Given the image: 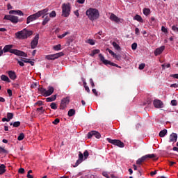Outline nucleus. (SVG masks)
I'll list each match as a JSON object with an SVG mask.
<instances>
[{
	"instance_id": "obj_49",
	"label": "nucleus",
	"mask_w": 178,
	"mask_h": 178,
	"mask_svg": "<svg viewBox=\"0 0 178 178\" xmlns=\"http://www.w3.org/2000/svg\"><path fill=\"white\" fill-rule=\"evenodd\" d=\"M172 30L173 31H175V33H178V27H177L176 26H172Z\"/></svg>"
},
{
	"instance_id": "obj_50",
	"label": "nucleus",
	"mask_w": 178,
	"mask_h": 178,
	"mask_svg": "<svg viewBox=\"0 0 178 178\" xmlns=\"http://www.w3.org/2000/svg\"><path fill=\"white\" fill-rule=\"evenodd\" d=\"M162 67H163V69H165V67L168 69V68L170 67V64H163Z\"/></svg>"
},
{
	"instance_id": "obj_29",
	"label": "nucleus",
	"mask_w": 178,
	"mask_h": 178,
	"mask_svg": "<svg viewBox=\"0 0 178 178\" xmlns=\"http://www.w3.org/2000/svg\"><path fill=\"white\" fill-rule=\"evenodd\" d=\"M143 14L145 15V16H148L151 14V10L149 8H144Z\"/></svg>"
},
{
	"instance_id": "obj_11",
	"label": "nucleus",
	"mask_w": 178,
	"mask_h": 178,
	"mask_svg": "<svg viewBox=\"0 0 178 178\" xmlns=\"http://www.w3.org/2000/svg\"><path fill=\"white\" fill-rule=\"evenodd\" d=\"M38 40H40V35L36 34L31 42V47L32 49H35V48H37V45H38Z\"/></svg>"
},
{
	"instance_id": "obj_52",
	"label": "nucleus",
	"mask_w": 178,
	"mask_h": 178,
	"mask_svg": "<svg viewBox=\"0 0 178 178\" xmlns=\"http://www.w3.org/2000/svg\"><path fill=\"white\" fill-rule=\"evenodd\" d=\"M171 105L172 106H176V105H177V102L176 100H172L171 101Z\"/></svg>"
},
{
	"instance_id": "obj_40",
	"label": "nucleus",
	"mask_w": 178,
	"mask_h": 178,
	"mask_svg": "<svg viewBox=\"0 0 178 178\" xmlns=\"http://www.w3.org/2000/svg\"><path fill=\"white\" fill-rule=\"evenodd\" d=\"M49 15V17H56V12H55V10L51 11Z\"/></svg>"
},
{
	"instance_id": "obj_19",
	"label": "nucleus",
	"mask_w": 178,
	"mask_h": 178,
	"mask_svg": "<svg viewBox=\"0 0 178 178\" xmlns=\"http://www.w3.org/2000/svg\"><path fill=\"white\" fill-rule=\"evenodd\" d=\"M83 153L79 152V159L76 161L74 168H76V166H79V165H80V163L83 162Z\"/></svg>"
},
{
	"instance_id": "obj_48",
	"label": "nucleus",
	"mask_w": 178,
	"mask_h": 178,
	"mask_svg": "<svg viewBox=\"0 0 178 178\" xmlns=\"http://www.w3.org/2000/svg\"><path fill=\"white\" fill-rule=\"evenodd\" d=\"M88 155H89L88 151L86 150L83 153V156H84L85 159H87V158H88Z\"/></svg>"
},
{
	"instance_id": "obj_35",
	"label": "nucleus",
	"mask_w": 178,
	"mask_h": 178,
	"mask_svg": "<svg viewBox=\"0 0 178 178\" xmlns=\"http://www.w3.org/2000/svg\"><path fill=\"white\" fill-rule=\"evenodd\" d=\"M37 111L39 112V115H42L45 112V110L43 107L38 108Z\"/></svg>"
},
{
	"instance_id": "obj_2",
	"label": "nucleus",
	"mask_w": 178,
	"mask_h": 178,
	"mask_svg": "<svg viewBox=\"0 0 178 178\" xmlns=\"http://www.w3.org/2000/svg\"><path fill=\"white\" fill-rule=\"evenodd\" d=\"M86 15L91 22L99 18V11L96 8H90L86 10Z\"/></svg>"
},
{
	"instance_id": "obj_44",
	"label": "nucleus",
	"mask_w": 178,
	"mask_h": 178,
	"mask_svg": "<svg viewBox=\"0 0 178 178\" xmlns=\"http://www.w3.org/2000/svg\"><path fill=\"white\" fill-rule=\"evenodd\" d=\"M9 15H17V10H11L9 11Z\"/></svg>"
},
{
	"instance_id": "obj_56",
	"label": "nucleus",
	"mask_w": 178,
	"mask_h": 178,
	"mask_svg": "<svg viewBox=\"0 0 178 178\" xmlns=\"http://www.w3.org/2000/svg\"><path fill=\"white\" fill-rule=\"evenodd\" d=\"M37 86H38L37 83H33L31 85V88H36Z\"/></svg>"
},
{
	"instance_id": "obj_54",
	"label": "nucleus",
	"mask_w": 178,
	"mask_h": 178,
	"mask_svg": "<svg viewBox=\"0 0 178 178\" xmlns=\"http://www.w3.org/2000/svg\"><path fill=\"white\" fill-rule=\"evenodd\" d=\"M107 51H108V53H109L111 55H112L113 57L115 56V52H113V51H112V50H111V49H108Z\"/></svg>"
},
{
	"instance_id": "obj_1",
	"label": "nucleus",
	"mask_w": 178,
	"mask_h": 178,
	"mask_svg": "<svg viewBox=\"0 0 178 178\" xmlns=\"http://www.w3.org/2000/svg\"><path fill=\"white\" fill-rule=\"evenodd\" d=\"M12 48H13V45L12 44L6 45L3 49V52H10V54H14V55H17V56L27 58V54L24 51L17 49H12Z\"/></svg>"
},
{
	"instance_id": "obj_30",
	"label": "nucleus",
	"mask_w": 178,
	"mask_h": 178,
	"mask_svg": "<svg viewBox=\"0 0 178 178\" xmlns=\"http://www.w3.org/2000/svg\"><path fill=\"white\" fill-rule=\"evenodd\" d=\"M112 45L113 47V48H115V49H116L117 51H120V46H119V44L118 43H116L115 42H113L112 43Z\"/></svg>"
},
{
	"instance_id": "obj_61",
	"label": "nucleus",
	"mask_w": 178,
	"mask_h": 178,
	"mask_svg": "<svg viewBox=\"0 0 178 178\" xmlns=\"http://www.w3.org/2000/svg\"><path fill=\"white\" fill-rule=\"evenodd\" d=\"M7 92H8L9 97H12V90L8 89Z\"/></svg>"
},
{
	"instance_id": "obj_16",
	"label": "nucleus",
	"mask_w": 178,
	"mask_h": 178,
	"mask_svg": "<svg viewBox=\"0 0 178 178\" xmlns=\"http://www.w3.org/2000/svg\"><path fill=\"white\" fill-rule=\"evenodd\" d=\"M153 105L154 107L157 108L158 109L161 108H163V102L159 99H155L153 102Z\"/></svg>"
},
{
	"instance_id": "obj_3",
	"label": "nucleus",
	"mask_w": 178,
	"mask_h": 178,
	"mask_svg": "<svg viewBox=\"0 0 178 178\" xmlns=\"http://www.w3.org/2000/svg\"><path fill=\"white\" fill-rule=\"evenodd\" d=\"M31 35H33V31L23 29L22 31H18L15 33V37L18 40H26Z\"/></svg>"
},
{
	"instance_id": "obj_36",
	"label": "nucleus",
	"mask_w": 178,
	"mask_h": 178,
	"mask_svg": "<svg viewBox=\"0 0 178 178\" xmlns=\"http://www.w3.org/2000/svg\"><path fill=\"white\" fill-rule=\"evenodd\" d=\"M74 113H76V111H74V109H70L68 111V116L72 117L73 115H74Z\"/></svg>"
},
{
	"instance_id": "obj_12",
	"label": "nucleus",
	"mask_w": 178,
	"mask_h": 178,
	"mask_svg": "<svg viewBox=\"0 0 178 178\" xmlns=\"http://www.w3.org/2000/svg\"><path fill=\"white\" fill-rule=\"evenodd\" d=\"M49 11V8H46L43 10H39L36 13V15L38 16V17H41V16H42V17H45V16H47L48 15V12Z\"/></svg>"
},
{
	"instance_id": "obj_13",
	"label": "nucleus",
	"mask_w": 178,
	"mask_h": 178,
	"mask_svg": "<svg viewBox=\"0 0 178 178\" xmlns=\"http://www.w3.org/2000/svg\"><path fill=\"white\" fill-rule=\"evenodd\" d=\"M69 102H70V101L69 100L68 97H65V98L61 100V103L60 105V109H65V108H66L67 106V105L69 104Z\"/></svg>"
},
{
	"instance_id": "obj_59",
	"label": "nucleus",
	"mask_w": 178,
	"mask_h": 178,
	"mask_svg": "<svg viewBox=\"0 0 178 178\" xmlns=\"http://www.w3.org/2000/svg\"><path fill=\"white\" fill-rule=\"evenodd\" d=\"M7 8H8V10H10V9H13V6H12V5H10V3H8Z\"/></svg>"
},
{
	"instance_id": "obj_47",
	"label": "nucleus",
	"mask_w": 178,
	"mask_h": 178,
	"mask_svg": "<svg viewBox=\"0 0 178 178\" xmlns=\"http://www.w3.org/2000/svg\"><path fill=\"white\" fill-rule=\"evenodd\" d=\"M102 175L104 176V177L111 178V175L109 176L107 172H103Z\"/></svg>"
},
{
	"instance_id": "obj_17",
	"label": "nucleus",
	"mask_w": 178,
	"mask_h": 178,
	"mask_svg": "<svg viewBox=\"0 0 178 178\" xmlns=\"http://www.w3.org/2000/svg\"><path fill=\"white\" fill-rule=\"evenodd\" d=\"M164 51H165V46H161L160 47H158L154 51L155 56H158L159 55H161V54H162V52H163Z\"/></svg>"
},
{
	"instance_id": "obj_58",
	"label": "nucleus",
	"mask_w": 178,
	"mask_h": 178,
	"mask_svg": "<svg viewBox=\"0 0 178 178\" xmlns=\"http://www.w3.org/2000/svg\"><path fill=\"white\" fill-rule=\"evenodd\" d=\"M170 87H171V88H177L178 84H177V83L171 84V85H170Z\"/></svg>"
},
{
	"instance_id": "obj_57",
	"label": "nucleus",
	"mask_w": 178,
	"mask_h": 178,
	"mask_svg": "<svg viewBox=\"0 0 178 178\" xmlns=\"http://www.w3.org/2000/svg\"><path fill=\"white\" fill-rule=\"evenodd\" d=\"M17 63L19 65V66H24V61H20V60H17Z\"/></svg>"
},
{
	"instance_id": "obj_34",
	"label": "nucleus",
	"mask_w": 178,
	"mask_h": 178,
	"mask_svg": "<svg viewBox=\"0 0 178 178\" xmlns=\"http://www.w3.org/2000/svg\"><path fill=\"white\" fill-rule=\"evenodd\" d=\"M61 47H62V46L60 45V44H57V45L54 46V47H53V49H54V51H60Z\"/></svg>"
},
{
	"instance_id": "obj_26",
	"label": "nucleus",
	"mask_w": 178,
	"mask_h": 178,
	"mask_svg": "<svg viewBox=\"0 0 178 178\" xmlns=\"http://www.w3.org/2000/svg\"><path fill=\"white\" fill-rule=\"evenodd\" d=\"M134 20H136L137 22H139L140 23H143V22H144L143 20V17H141V16L136 15L134 17Z\"/></svg>"
},
{
	"instance_id": "obj_41",
	"label": "nucleus",
	"mask_w": 178,
	"mask_h": 178,
	"mask_svg": "<svg viewBox=\"0 0 178 178\" xmlns=\"http://www.w3.org/2000/svg\"><path fill=\"white\" fill-rule=\"evenodd\" d=\"M24 138V134H23V133L19 134V135L17 138V140L19 141H22V140H23Z\"/></svg>"
},
{
	"instance_id": "obj_28",
	"label": "nucleus",
	"mask_w": 178,
	"mask_h": 178,
	"mask_svg": "<svg viewBox=\"0 0 178 178\" xmlns=\"http://www.w3.org/2000/svg\"><path fill=\"white\" fill-rule=\"evenodd\" d=\"M144 161H145V156H143L141 158H140L137 160L136 164L141 165V163H143V162H144Z\"/></svg>"
},
{
	"instance_id": "obj_4",
	"label": "nucleus",
	"mask_w": 178,
	"mask_h": 178,
	"mask_svg": "<svg viewBox=\"0 0 178 178\" xmlns=\"http://www.w3.org/2000/svg\"><path fill=\"white\" fill-rule=\"evenodd\" d=\"M61 8H62V16H63L64 17H69L70 15V10H71L70 3H63Z\"/></svg>"
},
{
	"instance_id": "obj_42",
	"label": "nucleus",
	"mask_w": 178,
	"mask_h": 178,
	"mask_svg": "<svg viewBox=\"0 0 178 178\" xmlns=\"http://www.w3.org/2000/svg\"><path fill=\"white\" fill-rule=\"evenodd\" d=\"M7 118H8V120H10L11 119H13V113H8Z\"/></svg>"
},
{
	"instance_id": "obj_5",
	"label": "nucleus",
	"mask_w": 178,
	"mask_h": 178,
	"mask_svg": "<svg viewBox=\"0 0 178 178\" xmlns=\"http://www.w3.org/2000/svg\"><path fill=\"white\" fill-rule=\"evenodd\" d=\"M38 90L41 92L43 97H49V95H52V94H54V87L49 86L47 90L44 88H40Z\"/></svg>"
},
{
	"instance_id": "obj_45",
	"label": "nucleus",
	"mask_w": 178,
	"mask_h": 178,
	"mask_svg": "<svg viewBox=\"0 0 178 178\" xmlns=\"http://www.w3.org/2000/svg\"><path fill=\"white\" fill-rule=\"evenodd\" d=\"M131 49L134 50V51H136V49H137V43H133L131 44Z\"/></svg>"
},
{
	"instance_id": "obj_38",
	"label": "nucleus",
	"mask_w": 178,
	"mask_h": 178,
	"mask_svg": "<svg viewBox=\"0 0 178 178\" xmlns=\"http://www.w3.org/2000/svg\"><path fill=\"white\" fill-rule=\"evenodd\" d=\"M97 54H99V49H95L92 51V53L90 54V56H94L95 55H97Z\"/></svg>"
},
{
	"instance_id": "obj_51",
	"label": "nucleus",
	"mask_w": 178,
	"mask_h": 178,
	"mask_svg": "<svg viewBox=\"0 0 178 178\" xmlns=\"http://www.w3.org/2000/svg\"><path fill=\"white\" fill-rule=\"evenodd\" d=\"M144 67H145V64L142 63L139 65V70H143V69H144Z\"/></svg>"
},
{
	"instance_id": "obj_7",
	"label": "nucleus",
	"mask_w": 178,
	"mask_h": 178,
	"mask_svg": "<svg viewBox=\"0 0 178 178\" xmlns=\"http://www.w3.org/2000/svg\"><path fill=\"white\" fill-rule=\"evenodd\" d=\"M107 141L110 143V144H113V145H117V147H119L120 148H124V143L123 142L116 140V139H111L109 138H107Z\"/></svg>"
},
{
	"instance_id": "obj_43",
	"label": "nucleus",
	"mask_w": 178,
	"mask_h": 178,
	"mask_svg": "<svg viewBox=\"0 0 178 178\" xmlns=\"http://www.w3.org/2000/svg\"><path fill=\"white\" fill-rule=\"evenodd\" d=\"M161 31L163 33H165V34H168V33H169V31H168L167 28L165 26H162L161 27Z\"/></svg>"
},
{
	"instance_id": "obj_22",
	"label": "nucleus",
	"mask_w": 178,
	"mask_h": 178,
	"mask_svg": "<svg viewBox=\"0 0 178 178\" xmlns=\"http://www.w3.org/2000/svg\"><path fill=\"white\" fill-rule=\"evenodd\" d=\"M81 80L83 81V87H85L86 91H87V92H90V88L87 86V82H86V79L81 78Z\"/></svg>"
},
{
	"instance_id": "obj_31",
	"label": "nucleus",
	"mask_w": 178,
	"mask_h": 178,
	"mask_svg": "<svg viewBox=\"0 0 178 178\" xmlns=\"http://www.w3.org/2000/svg\"><path fill=\"white\" fill-rule=\"evenodd\" d=\"M165 134H168V130L163 129L160 131L159 136L160 137H164Z\"/></svg>"
},
{
	"instance_id": "obj_32",
	"label": "nucleus",
	"mask_w": 178,
	"mask_h": 178,
	"mask_svg": "<svg viewBox=\"0 0 178 178\" xmlns=\"http://www.w3.org/2000/svg\"><path fill=\"white\" fill-rule=\"evenodd\" d=\"M87 44H90V45H95V40L92 39H88L86 41Z\"/></svg>"
},
{
	"instance_id": "obj_39",
	"label": "nucleus",
	"mask_w": 178,
	"mask_h": 178,
	"mask_svg": "<svg viewBox=\"0 0 178 178\" xmlns=\"http://www.w3.org/2000/svg\"><path fill=\"white\" fill-rule=\"evenodd\" d=\"M13 126L14 127H19V126H20V122L17 121L15 122L14 123H10V126Z\"/></svg>"
},
{
	"instance_id": "obj_8",
	"label": "nucleus",
	"mask_w": 178,
	"mask_h": 178,
	"mask_svg": "<svg viewBox=\"0 0 178 178\" xmlns=\"http://www.w3.org/2000/svg\"><path fill=\"white\" fill-rule=\"evenodd\" d=\"M63 52L47 55L45 56V59H47L48 60H55V59H58V58H60V56H63Z\"/></svg>"
},
{
	"instance_id": "obj_62",
	"label": "nucleus",
	"mask_w": 178,
	"mask_h": 178,
	"mask_svg": "<svg viewBox=\"0 0 178 178\" xmlns=\"http://www.w3.org/2000/svg\"><path fill=\"white\" fill-rule=\"evenodd\" d=\"M19 173H21L22 175H23V173H24V168H19Z\"/></svg>"
},
{
	"instance_id": "obj_33",
	"label": "nucleus",
	"mask_w": 178,
	"mask_h": 178,
	"mask_svg": "<svg viewBox=\"0 0 178 178\" xmlns=\"http://www.w3.org/2000/svg\"><path fill=\"white\" fill-rule=\"evenodd\" d=\"M68 34H70V31H67L65 32V33L62 34V35H58V38H64V37H66V35H67Z\"/></svg>"
},
{
	"instance_id": "obj_64",
	"label": "nucleus",
	"mask_w": 178,
	"mask_h": 178,
	"mask_svg": "<svg viewBox=\"0 0 178 178\" xmlns=\"http://www.w3.org/2000/svg\"><path fill=\"white\" fill-rule=\"evenodd\" d=\"M171 77H173L174 79H178V74H172Z\"/></svg>"
},
{
	"instance_id": "obj_6",
	"label": "nucleus",
	"mask_w": 178,
	"mask_h": 178,
	"mask_svg": "<svg viewBox=\"0 0 178 178\" xmlns=\"http://www.w3.org/2000/svg\"><path fill=\"white\" fill-rule=\"evenodd\" d=\"M3 20H9V22H11V23H13V24H17V23L20 22L19 17L12 15H5Z\"/></svg>"
},
{
	"instance_id": "obj_15",
	"label": "nucleus",
	"mask_w": 178,
	"mask_h": 178,
	"mask_svg": "<svg viewBox=\"0 0 178 178\" xmlns=\"http://www.w3.org/2000/svg\"><path fill=\"white\" fill-rule=\"evenodd\" d=\"M37 19H38V15H37V13L29 15L26 18V24H29V23H31V22L37 20Z\"/></svg>"
},
{
	"instance_id": "obj_23",
	"label": "nucleus",
	"mask_w": 178,
	"mask_h": 178,
	"mask_svg": "<svg viewBox=\"0 0 178 178\" xmlns=\"http://www.w3.org/2000/svg\"><path fill=\"white\" fill-rule=\"evenodd\" d=\"M145 159H154V158H156V155L155 154H146L144 156Z\"/></svg>"
},
{
	"instance_id": "obj_20",
	"label": "nucleus",
	"mask_w": 178,
	"mask_h": 178,
	"mask_svg": "<svg viewBox=\"0 0 178 178\" xmlns=\"http://www.w3.org/2000/svg\"><path fill=\"white\" fill-rule=\"evenodd\" d=\"M8 76L11 80H16V73L13 71H8Z\"/></svg>"
},
{
	"instance_id": "obj_14",
	"label": "nucleus",
	"mask_w": 178,
	"mask_h": 178,
	"mask_svg": "<svg viewBox=\"0 0 178 178\" xmlns=\"http://www.w3.org/2000/svg\"><path fill=\"white\" fill-rule=\"evenodd\" d=\"M95 137L96 138H101V134L97 131H92L88 134V138Z\"/></svg>"
},
{
	"instance_id": "obj_63",
	"label": "nucleus",
	"mask_w": 178,
	"mask_h": 178,
	"mask_svg": "<svg viewBox=\"0 0 178 178\" xmlns=\"http://www.w3.org/2000/svg\"><path fill=\"white\" fill-rule=\"evenodd\" d=\"M113 58H115V59H118V60H120V55L115 54Z\"/></svg>"
},
{
	"instance_id": "obj_25",
	"label": "nucleus",
	"mask_w": 178,
	"mask_h": 178,
	"mask_svg": "<svg viewBox=\"0 0 178 178\" xmlns=\"http://www.w3.org/2000/svg\"><path fill=\"white\" fill-rule=\"evenodd\" d=\"M55 99H56V95L51 96L50 97H47L46 101L47 102H52L53 101H55Z\"/></svg>"
},
{
	"instance_id": "obj_27",
	"label": "nucleus",
	"mask_w": 178,
	"mask_h": 178,
	"mask_svg": "<svg viewBox=\"0 0 178 178\" xmlns=\"http://www.w3.org/2000/svg\"><path fill=\"white\" fill-rule=\"evenodd\" d=\"M1 79L3 81H7V83H10V79L6 75H1Z\"/></svg>"
},
{
	"instance_id": "obj_37",
	"label": "nucleus",
	"mask_w": 178,
	"mask_h": 178,
	"mask_svg": "<svg viewBox=\"0 0 178 178\" xmlns=\"http://www.w3.org/2000/svg\"><path fill=\"white\" fill-rule=\"evenodd\" d=\"M50 108H51V109L56 110L58 109V106L56 105V103L53 102L50 104Z\"/></svg>"
},
{
	"instance_id": "obj_60",
	"label": "nucleus",
	"mask_w": 178,
	"mask_h": 178,
	"mask_svg": "<svg viewBox=\"0 0 178 178\" xmlns=\"http://www.w3.org/2000/svg\"><path fill=\"white\" fill-rule=\"evenodd\" d=\"M90 83L92 87H95V85L94 84V81L92 80V79H90Z\"/></svg>"
},
{
	"instance_id": "obj_10",
	"label": "nucleus",
	"mask_w": 178,
	"mask_h": 178,
	"mask_svg": "<svg viewBox=\"0 0 178 178\" xmlns=\"http://www.w3.org/2000/svg\"><path fill=\"white\" fill-rule=\"evenodd\" d=\"M110 19L111 20V22H114L115 23H117V24H120V23H123V22H124V19L122 18H119V17L116 16L113 13L111 14Z\"/></svg>"
},
{
	"instance_id": "obj_24",
	"label": "nucleus",
	"mask_w": 178,
	"mask_h": 178,
	"mask_svg": "<svg viewBox=\"0 0 178 178\" xmlns=\"http://www.w3.org/2000/svg\"><path fill=\"white\" fill-rule=\"evenodd\" d=\"M5 172H6V166H5L3 164H1L0 165V175H3Z\"/></svg>"
},
{
	"instance_id": "obj_46",
	"label": "nucleus",
	"mask_w": 178,
	"mask_h": 178,
	"mask_svg": "<svg viewBox=\"0 0 178 178\" xmlns=\"http://www.w3.org/2000/svg\"><path fill=\"white\" fill-rule=\"evenodd\" d=\"M17 15L18 16H24V13H23V12L22 10H17Z\"/></svg>"
},
{
	"instance_id": "obj_18",
	"label": "nucleus",
	"mask_w": 178,
	"mask_h": 178,
	"mask_svg": "<svg viewBox=\"0 0 178 178\" xmlns=\"http://www.w3.org/2000/svg\"><path fill=\"white\" fill-rule=\"evenodd\" d=\"M176 141H177V134H171L169 138V143H176Z\"/></svg>"
},
{
	"instance_id": "obj_21",
	"label": "nucleus",
	"mask_w": 178,
	"mask_h": 178,
	"mask_svg": "<svg viewBox=\"0 0 178 178\" xmlns=\"http://www.w3.org/2000/svg\"><path fill=\"white\" fill-rule=\"evenodd\" d=\"M50 17L48 15H45L44 17V19L42 22V26H45V24H47L48 23V22H49V20H51V18H49Z\"/></svg>"
},
{
	"instance_id": "obj_53",
	"label": "nucleus",
	"mask_w": 178,
	"mask_h": 178,
	"mask_svg": "<svg viewBox=\"0 0 178 178\" xmlns=\"http://www.w3.org/2000/svg\"><path fill=\"white\" fill-rule=\"evenodd\" d=\"M135 34L136 35H140V29L138 28L135 29Z\"/></svg>"
},
{
	"instance_id": "obj_55",
	"label": "nucleus",
	"mask_w": 178,
	"mask_h": 178,
	"mask_svg": "<svg viewBox=\"0 0 178 178\" xmlns=\"http://www.w3.org/2000/svg\"><path fill=\"white\" fill-rule=\"evenodd\" d=\"M60 120L56 118L54 120V121H53V124H58V123H59Z\"/></svg>"
},
{
	"instance_id": "obj_9",
	"label": "nucleus",
	"mask_w": 178,
	"mask_h": 178,
	"mask_svg": "<svg viewBox=\"0 0 178 178\" xmlns=\"http://www.w3.org/2000/svg\"><path fill=\"white\" fill-rule=\"evenodd\" d=\"M99 58L101 62H102V63H104V65H110L111 66H116V67H120L118 65L105 59V57H104L102 54H99Z\"/></svg>"
}]
</instances>
